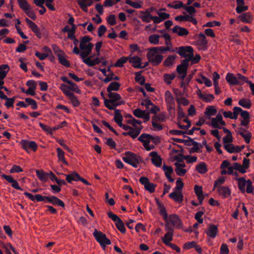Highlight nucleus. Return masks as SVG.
Instances as JSON below:
<instances>
[{
  "label": "nucleus",
  "mask_w": 254,
  "mask_h": 254,
  "mask_svg": "<svg viewBox=\"0 0 254 254\" xmlns=\"http://www.w3.org/2000/svg\"><path fill=\"white\" fill-rule=\"evenodd\" d=\"M91 38L88 36H84L81 37L80 41L79 48L81 52L79 54L82 62L90 66H93L100 63L98 58L92 60V56L88 57L92 52L93 45L90 43Z\"/></svg>",
  "instance_id": "f257e3e1"
},
{
  "label": "nucleus",
  "mask_w": 254,
  "mask_h": 254,
  "mask_svg": "<svg viewBox=\"0 0 254 254\" xmlns=\"http://www.w3.org/2000/svg\"><path fill=\"white\" fill-rule=\"evenodd\" d=\"M128 116L129 119L127 120L126 122L132 126V130L130 131L124 132L122 134L125 136L128 135L132 139H135L138 136L142 129V122L140 120L134 119L131 115H128Z\"/></svg>",
  "instance_id": "f03ea898"
},
{
  "label": "nucleus",
  "mask_w": 254,
  "mask_h": 254,
  "mask_svg": "<svg viewBox=\"0 0 254 254\" xmlns=\"http://www.w3.org/2000/svg\"><path fill=\"white\" fill-rule=\"evenodd\" d=\"M235 180L238 181V186L239 190L242 192L246 191L248 193H253L254 190V187L253 183L250 180H246L244 178H236Z\"/></svg>",
  "instance_id": "7ed1b4c3"
},
{
  "label": "nucleus",
  "mask_w": 254,
  "mask_h": 254,
  "mask_svg": "<svg viewBox=\"0 0 254 254\" xmlns=\"http://www.w3.org/2000/svg\"><path fill=\"white\" fill-rule=\"evenodd\" d=\"M123 160L134 168H137L141 162V159L139 156L130 151L126 152L125 156L123 157Z\"/></svg>",
  "instance_id": "20e7f679"
},
{
  "label": "nucleus",
  "mask_w": 254,
  "mask_h": 254,
  "mask_svg": "<svg viewBox=\"0 0 254 254\" xmlns=\"http://www.w3.org/2000/svg\"><path fill=\"white\" fill-rule=\"evenodd\" d=\"M148 61L154 65L159 64L163 60V57L154 48H150L147 54Z\"/></svg>",
  "instance_id": "39448f33"
},
{
  "label": "nucleus",
  "mask_w": 254,
  "mask_h": 254,
  "mask_svg": "<svg viewBox=\"0 0 254 254\" xmlns=\"http://www.w3.org/2000/svg\"><path fill=\"white\" fill-rule=\"evenodd\" d=\"M93 234L96 240L100 244L103 250H105L107 245L111 244V241L102 232L95 229Z\"/></svg>",
  "instance_id": "423d86ee"
},
{
  "label": "nucleus",
  "mask_w": 254,
  "mask_h": 254,
  "mask_svg": "<svg viewBox=\"0 0 254 254\" xmlns=\"http://www.w3.org/2000/svg\"><path fill=\"white\" fill-rule=\"evenodd\" d=\"M154 139V137L147 133H143L141 134L138 138V140L141 142L143 147L146 150L149 151L154 148L153 144H150L151 141Z\"/></svg>",
  "instance_id": "0eeeda50"
},
{
  "label": "nucleus",
  "mask_w": 254,
  "mask_h": 254,
  "mask_svg": "<svg viewBox=\"0 0 254 254\" xmlns=\"http://www.w3.org/2000/svg\"><path fill=\"white\" fill-rule=\"evenodd\" d=\"M68 84L69 85L62 84L60 86V89L67 97L73 94L71 91L75 92L77 93H80L81 91L76 84L71 82V83H68Z\"/></svg>",
  "instance_id": "6e6552de"
},
{
  "label": "nucleus",
  "mask_w": 254,
  "mask_h": 254,
  "mask_svg": "<svg viewBox=\"0 0 254 254\" xmlns=\"http://www.w3.org/2000/svg\"><path fill=\"white\" fill-rule=\"evenodd\" d=\"M206 124L213 128L219 129H221L222 127L226 125L225 122L223 120L222 116L220 114H217L215 118H211V122H207Z\"/></svg>",
  "instance_id": "1a4fd4ad"
},
{
  "label": "nucleus",
  "mask_w": 254,
  "mask_h": 254,
  "mask_svg": "<svg viewBox=\"0 0 254 254\" xmlns=\"http://www.w3.org/2000/svg\"><path fill=\"white\" fill-rule=\"evenodd\" d=\"M108 217L115 222V225L118 229L122 233L126 232V228L122 220L116 214L112 212H108L107 213Z\"/></svg>",
  "instance_id": "9d476101"
},
{
  "label": "nucleus",
  "mask_w": 254,
  "mask_h": 254,
  "mask_svg": "<svg viewBox=\"0 0 254 254\" xmlns=\"http://www.w3.org/2000/svg\"><path fill=\"white\" fill-rule=\"evenodd\" d=\"M188 66L189 64L188 60H183L181 64L177 66V71L179 74V78L182 80L184 79L187 76Z\"/></svg>",
  "instance_id": "9b49d317"
},
{
  "label": "nucleus",
  "mask_w": 254,
  "mask_h": 254,
  "mask_svg": "<svg viewBox=\"0 0 254 254\" xmlns=\"http://www.w3.org/2000/svg\"><path fill=\"white\" fill-rule=\"evenodd\" d=\"M165 229L167 232L165 234L164 237L162 238V241L166 245H167L169 244L170 242L173 240L174 230L170 226H169V223H165Z\"/></svg>",
  "instance_id": "f8f14e48"
},
{
  "label": "nucleus",
  "mask_w": 254,
  "mask_h": 254,
  "mask_svg": "<svg viewBox=\"0 0 254 254\" xmlns=\"http://www.w3.org/2000/svg\"><path fill=\"white\" fill-rule=\"evenodd\" d=\"M193 48L190 46L180 47L179 48L177 53L182 57L187 58V60L191 59L192 57Z\"/></svg>",
  "instance_id": "ddd939ff"
},
{
  "label": "nucleus",
  "mask_w": 254,
  "mask_h": 254,
  "mask_svg": "<svg viewBox=\"0 0 254 254\" xmlns=\"http://www.w3.org/2000/svg\"><path fill=\"white\" fill-rule=\"evenodd\" d=\"M169 226L172 224L177 229H181L183 227V223L182 220L177 214H171L168 217Z\"/></svg>",
  "instance_id": "4468645a"
},
{
  "label": "nucleus",
  "mask_w": 254,
  "mask_h": 254,
  "mask_svg": "<svg viewBox=\"0 0 254 254\" xmlns=\"http://www.w3.org/2000/svg\"><path fill=\"white\" fill-rule=\"evenodd\" d=\"M165 100L167 104L168 110L170 112L175 109V100L173 95L169 90L165 93Z\"/></svg>",
  "instance_id": "2eb2a0df"
},
{
  "label": "nucleus",
  "mask_w": 254,
  "mask_h": 254,
  "mask_svg": "<svg viewBox=\"0 0 254 254\" xmlns=\"http://www.w3.org/2000/svg\"><path fill=\"white\" fill-rule=\"evenodd\" d=\"M20 144L22 148L26 150L27 152H29L28 149H31L34 152H35L37 149L38 146L36 142L33 141H28L27 140H22L20 142Z\"/></svg>",
  "instance_id": "dca6fc26"
},
{
  "label": "nucleus",
  "mask_w": 254,
  "mask_h": 254,
  "mask_svg": "<svg viewBox=\"0 0 254 254\" xmlns=\"http://www.w3.org/2000/svg\"><path fill=\"white\" fill-rule=\"evenodd\" d=\"M207 41L205 36L202 33H200L198 35V38L196 41V45L198 49L201 50H205L206 49Z\"/></svg>",
  "instance_id": "f3484780"
},
{
  "label": "nucleus",
  "mask_w": 254,
  "mask_h": 254,
  "mask_svg": "<svg viewBox=\"0 0 254 254\" xmlns=\"http://www.w3.org/2000/svg\"><path fill=\"white\" fill-rule=\"evenodd\" d=\"M175 166V172L179 176H184L187 173V170L185 169L186 164L184 162H176L174 164Z\"/></svg>",
  "instance_id": "a211bd4d"
},
{
  "label": "nucleus",
  "mask_w": 254,
  "mask_h": 254,
  "mask_svg": "<svg viewBox=\"0 0 254 254\" xmlns=\"http://www.w3.org/2000/svg\"><path fill=\"white\" fill-rule=\"evenodd\" d=\"M151 157V160L152 164L157 167H161L162 165V158L158 155V153L155 151H152L149 154Z\"/></svg>",
  "instance_id": "6ab92c4d"
},
{
  "label": "nucleus",
  "mask_w": 254,
  "mask_h": 254,
  "mask_svg": "<svg viewBox=\"0 0 254 254\" xmlns=\"http://www.w3.org/2000/svg\"><path fill=\"white\" fill-rule=\"evenodd\" d=\"M25 21L32 31L39 38H40L41 37V33L38 26L28 18H25Z\"/></svg>",
  "instance_id": "aec40b11"
},
{
  "label": "nucleus",
  "mask_w": 254,
  "mask_h": 254,
  "mask_svg": "<svg viewBox=\"0 0 254 254\" xmlns=\"http://www.w3.org/2000/svg\"><path fill=\"white\" fill-rule=\"evenodd\" d=\"M169 196L170 198L179 203H182L183 201L184 196L182 191L173 190V191L169 194Z\"/></svg>",
  "instance_id": "412c9836"
},
{
  "label": "nucleus",
  "mask_w": 254,
  "mask_h": 254,
  "mask_svg": "<svg viewBox=\"0 0 254 254\" xmlns=\"http://www.w3.org/2000/svg\"><path fill=\"white\" fill-rule=\"evenodd\" d=\"M1 177L5 179L8 183H10L11 186L17 190H22V189L19 187L18 183L14 180L11 176L1 175Z\"/></svg>",
  "instance_id": "4be33fe9"
},
{
  "label": "nucleus",
  "mask_w": 254,
  "mask_h": 254,
  "mask_svg": "<svg viewBox=\"0 0 254 254\" xmlns=\"http://www.w3.org/2000/svg\"><path fill=\"white\" fill-rule=\"evenodd\" d=\"M218 233V229L217 226L211 224L209 225L208 229L206 231L207 236L211 238H215Z\"/></svg>",
  "instance_id": "5701e85b"
},
{
  "label": "nucleus",
  "mask_w": 254,
  "mask_h": 254,
  "mask_svg": "<svg viewBox=\"0 0 254 254\" xmlns=\"http://www.w3.org/2000/svg\"><path fill=\"white\" fill-rule=\"evenodd\" d=\"M172 32L177 34L178 36L182 37L187 36L189 34V32L187 29L179 26H175L172 29Z\"/></svg>",
  "instance_id": "b1692460"
},
{
  "label": "nucleus",
  "mask_w": 254,
  "mask_h": 254,
  "mask_svg": "<svg viewBox=\"0 0 254 254\" xmlns=\"http://www.w3.org/2000/svg\"><path fill=\"white\" fill-rule=\"evenodd\" d=\"M216 114L217 110L215 106H208L205 108L204 115L206 119H211V117L216 115Z\"/></svg>",
  "instance_id": "393cba45"
},
{
  "label": "nucleus",
  "mask_w": 254,
  "mask_h": 254,
  "mask_svg": "<svg viewBox=\"0 0 254 254\" xmlns=\"http://www.w3.org/2000/svg\"><path fill=\"white\" fill-rule=\"evenodd\" d=\"M128 61L135 68H141L145 66H141V59L137 56L128 57Z\"/></svg>",
  "instance_id": "a878e982"
},
{
  "label": "nucleus",
  "mask_w": 254,
  "mask_h": 254,
  "mask_svg": "<svg viewBox=\"0 0 254 254\" xmlns=\"http://www.w3.org/2000/svg\"><path fill=\"white\" fill-rule=\"evenodd\" d=\"M162 169L164 171L165 176L168 181L170 182H173L174 181V179H173L171 177V174L173 172V169L171 166H167L165 164H164L162 167Z\"/></svg>",
  "instance_id": "bb28decb"
},
{
  "label": "nucleus",
  "mask_w": 254,
  "mask_h": 254,
  "mask_svg": "<svg viewBox=\"0 0 254 254\" xmlns=\"http://www.w3.org/2000/svg\"><path fill=\"white\" fill-rule=\"evenodd\" d=\"M217 191L219 194L223 198H227L231 194L230 190L227 187H219L217 189Z\"/></svg>",
  "instance_id": "cd10ccee"
},
{
  "label": "nucleus",
  "mask_w": 254,
  "mask_h": 254,
  "mask_svg": "<svg viewBox=\"0 0 254 254\" xmlns=\"http://www.w3.org/2000/svg\"><path fill=\"white\" fill-rule=\"evenodd\" d=\"M104 105L109 110H115L118 106L123 104V103H117L109 99L104 98Z\"/></svg>",
  "instance_id": "c85d7f7f"
},
{
  "label": "nucleus",
  "mask_w": 254,
  "mask_h": 254,
  "mask_svg": "<svg viewBox=\"0 0 254 254\" xmlns=\"http://www.w3.org/2000/svg\"><path fill=\"white\" fill-rule=\"evenodd\" d=\"M77 2L81 8L85 12H87V7L92 5L93 0H77Z\"/></svg>",
  "instance_id": "c756f323"
},
{
  "label": "nucleus",
  "mask_w": 254,
  "mask_h": 254,
  "mask_svg": "<svg viewBox=\"0 0 254 254\" xmlns=\"http://www.w3.org/2000/svg\"><path fill=\"white\" fill-rule=\"evenodd\" d=\"M108 96L109 97V99L117 103H123L124 104L125 102L121 100L122 97L121 95L117 93V92H109L108 93Z\"/></svg>",
  "instance_id": "7c9ffc66"
},
{
  "label": "nucleus",
  "mask_w": 254,
  "mask_h": 254,
  "mask_svg": "<svg viewBox=\"0 0 254 254\" xmlns=\"http://www.w3.org/2000/svg\"><path fill=\"white\" fill-rule=\"evenodd\" d=\"M194 192L197 196L198 199L199 201V204H202V201L204 198L203 194V191L202 187L195 185L194 188Z\"/></svg>",
  "instance_id": "2f4dec72"
},
{
  "label": "nucleus",
  "mask_w": 254,
  "mask_h": 254,
  "mask_svg": "<svg viewBox=\"0 0 254 254\" xmlns=\"http://www.w3.org/2000/svg\"><path fill=\"white\" fill-rule=\"evenodd\" d=\"M238 76L229 72L226 75V80L230 85H237L238 83Z\"/></svg>",
  "instance_id": "473e14b6"
},
{
  "label": "nucleus",
  "mask_w": 254,
  "mask_h": 254,
  "mask_svg": "<svg viewBox=\"0 0 254 254\" xmlns=\"http://www.w3.org/2000/svg\"><path fill=\"white\" fill-rule=\"evenodd\" d=\"M10 68L7 64H2L0 65V80L4 81L7 73L9 71Z\"/></svg>",
  "instance_id": "72a5a7b5"
},
{
  "label": "nucleus",
  "mask_w": 254,
  "mask_h": 254,
  "mask_svg": "<svg viewBox=\"0 0 254 254\" xmlns=\"http://www.w3.org/2000/svg\"><path fill=\"white\" fill-rule=\"evenodd\" d=\"M241 116L243 119L241 121V125L243 126H247L250 122L249 112L247 111H243L241 114Z\"/></svg>",
  "instance_id": "f704fd0d"
},
{
  "label": "nucleus",
  "mask_w": 254,
  "mask_h": 254,
  "mask_svg": "<svg viewBox=\"0 0 254 254\" xmlns=\"http://www.w3.org/2000/svg\"><path fill=\"white\" fill-rule=\"evenodd\" d=\"M237 7L236 11L238 13H241L248 9V6L244 5V0H236Z\"/></svg>",
  "instance_id": "c9c22d12"
},
{
  "label": "nucleus",
  "mask_w": 254,
  "mask_h": 254,
  "mask_svg": "<svg viewBox=\"0 0 254 254\" xmlns=\"http://www.w3.org/2000/svg\"><path fill=\"white\" fill-rule=\"evenodd\" d=\"M241 21L244 23H250L253 20V17L250 12H246L239 16Z\"/></svg>",
  "instance_id": "e433bc0d"
},
{
  "label": "nucleus",
  "mask_w": 254,
  "mask_h": 254,
  "mask_svg": "<svg viewBox=\"0 0 254 254\" xmlns=\"http://www.w3.org/2000/svg\"><path fill=\"white\" fill-rule=\"evenodd\" d=\"M48 202L51 203L53 205L60 206L62 207H64V202L58 197L52 196H48Z\"/></svg>",
  "instance_id": "4c0bfd02"
},
{
  "label": "nucleus",
  "mask_w": 254,
  "mask_h": 254,
  "mask_svg": "<svg viewBox=\"0 0 254 254\" xmlns=\"http://www.w3.org/2000/svg\"><path fill=\"white\" fill-rule=\"evenodd\" d=\"M36 174L38 179L43 182H46L49 179V173L45 172L43 170H36Z\"/></svg>",
  "instance_id": "58836bf2"
},
{
  "label": "nucleus",
  "mask_w": 254,
  "mask_h": 254,
  "mask_svg": "<svg viewBox=\"0 0 254 254\" xmlns=\"http://www.w3.org/2000/svg\"><path fill=\"white\" fill-rule=\"evenodd\" d=\"M121 84L118 82H112L110 83L107 88L108 93L113 92V91H117L119 90Z\"/></svg>",
  "instance_id": "ea45409f"
},
{
  "label": "nucleus",
  "mask_w": 254,
  "mask_h": 254,
  "mask_svg": "<svg viewBox=\"0 0 254 254\" xmlns=\"http://www.w3.org/2000/svg\"><path fill=\"white\" fill-rule=\"evenodd\" d=\"M178 126L180 128L182 129H187L190 126V122L187 118L183 119L182 121H180L178 122Z\"/></svg>",
  "instance_id": "a19ab883"
},
{
  "label": "nucleus",
  "mask_w": 254,
  "mask_h": 254,
  "mask_svg": "<svg viewBox=\"0 0 254 254\" xmlns=\"http://www.w3.org/2000/svg\"><path fill=\"white\" fill-rule=\"evenodd\" d=\"M57 156L59 161L62 162L66 165H68L67 162L65 160L64 157V152L62 150V149L58 147L57 148Z\"/></svg>",
  "instance_id": "79ce46f5"
},
{
  "label": "nucleus",
  "mask_w": 254,
  "mask_h": 254,
  "mask_svg": "<svg viewBox=\"0 0 254 254\" xmlns=\"http://www.w3.org/2000/svg\"><path fill=\"white\" fill-rule=\"evenodd\" d=\"M66 181L71 183L72 181H79L80 176L78 174L73 172L70 174L65 175Z\"/></svg>",
  "instance_id": "37998d69"
},
{
  "label": "nucleus",
  "mask_w": 254,
  "mask_h": 254,
  "mask_svg": "<svg viewBox=\"0 0 254 254\" xmlns=\"http://www.w3.org/2000/svg\"><path fill=\"white\" fill-rule=\"evenodd\" d=\"M240 106L246 109H250L252 106V102L251 100L247 98H243L238 102Z\"/></svg>",
  "instance_id": "c03bdc74"
},
{
  "label": "nucleus",
  "mask_w": 254,
  "mask_h": 254,
  "mask_svg": "<svg viewBox=\"0 0 254 254\" xmlns=\"http://www.w3.org/2000/svg\"><path fill=\"white\" fill-rule=\"evenodd\" d=\"M114 120L119 126L123 124V118L120 110H116L115 111Z\"/></svg>",
  "instance_id": "a18cd8bd"
},
{
  "label": "nucleus",
  "mask_w": 254,
  "mask_h": 254,
  "mask_svg": "<svg viewBox=\"0 0 254 254\" xmlns=\"http://www.w3.org/2000/svg\"><path fill=\"white\" fill-rule=\"evenodd\" d=\"M198 96L199 98L206 102H210L214 99L213 95L211 94H201L200 92Z\"/></svg>",
  "instance_id": "49530a36"
},
{
  "label": "nucleus",
  "mask_w": 254,
  "mask_h": 254,
  "mask_svg": "<svg viewBox=\"0 0 254 254\" xmlns=\"http://www.w3.org/2000/svg\"><path fill=\"white\" fill-rule=\"evenodd\" d=\"M166 119V114L164 112L160 113L158 115L153 116L152 118V120L155 121L156 122L162 123L165 121Z\"/></svg>",
  "instance_id": "de8ad7c7"
},
{
  "label": "nucleus",
  "mask_w": 254,
  "mask_h": 254,
  "mask_svg": "<svg viewBox=\"0 0 254 254\" xmlns=\"http://www.w3.org/2000/svg\"><path fill=\"white\" fill-rule=\"evenodd\" d=\"M196 171L200 174H205L207 171V166L204 162H201L196 166Z\"/></svg>",
  "instance_id": "09e8293b"
},
{
  "label": "nucleus",
  "mask_w": 254,
  "mask_h": 254,
  "mask_svg": "<svg viewBox=\"0 0 254 254\" xmlns=\"http://www.w3.org/2000/svg\"><path fill=\"white\" fill-rule=\"evenodd\" d=\"M58 57L59 62L61 64L66 67L70 66V63L68 61L65 59V54L64 53Z\"/></svg>",
  "instance_id": "8fccbe9b"
},
{
  "label": "nucleus",
  "mask_w": 254,
  "mask_h": 254,
  "mask_svg": "<svg viewBox=\"0 0 254 254\" xmlns=\"http://www.w3.org/2000/svg\"><path fill=\"white\" fill-rule=\"evenodd\" d=\"M237 75L238 76V83L237 85H242L245 83H249L250 81L247 77L240 73L237 74Z\"/></svg>",
  "instance_id": "3c124183"
},
{
  "label": "nucleus",
  "mask_w": 254,
  "mask_h": 254,
  "mask_svg": "<svg viewBox=\"0 0 254 254\" xmlns=\"http://www.w3.org/2000/svg\"><path fill=\"white\" fill-rule=\"evenodd\" d=\"M158 209L159 210L160 214L163 216V219L166 221V223H169L168 218V216L165 207L159 204Z\"/></svg>",
  "instance_id": "603ef678"
},
{
  "label": "nucleus",
  "mask_w": 254,
  "mask_h": 254,
  "mask_svg": "<svg viewBox=\"0 0 254 254\" xmlns=\"http://www.w3.org/2000/svg\"><path fill=\"white\" fill-rule=\"evenodd\" d=\"M19 6L23 11H26L30 8V4L27 0H17Z\"/></svg>",
  "instance_id": "864d4df0"
},
{
  "label": "nucleus",
  "mask_w": 254,
  "mask_h": 254,
  "mask_svg": "<svg viewBox=\"0 0 254 254\" xmlns=\"http://www.w3.org/2000/svg\"><path fill=\"white\" fill-rule=\"evenodd\" d=\"M224 148L229 153H237L236 146L231 143L224 144Z\"/></svg>",
  "instance_id": "5fc2aeb1"
},
{
  "label": "nucleus",
  "mask_w": 254,
  "mask_h": 254,
  "mask_svg": "<svg viewBox=\"0 0 254 254\" xmlns=\"http://www.w3.org/2000/svg\"><path fill=\"white\" fill-rule=\"evenodd\" d=\"M128 61V57H122L118 59L114 64L115 67H122Z\"/></svg>",
  "instance_id": "6e6d98bb"
},
{
  "label": "nucleus",
  "mask_w": 254,
  "mask_h": 254,
  "mask_svg": "<svg viewBox=\"0 0 254 254\" xmlns=\"http://www.w3.org/2000/svg\"><path fill=\"white\" fill-rule=\"evenodd\" d=\"M176 58V55H171L168 56L164 62V65L166 66H172L174 63Z\"/></svg>",
  "instance_id": "4d7b16f0"
},
{
  "label": "nucleus",
  "mask_w": 254,
  "mask_h": 254,
  "mask_svg": "<svg viewBox=\"0 0 254 254\" xmlns=\"http://www.w3.org/2000/svg\"><path fill=\"white\" fill-rule=\"evenodd\" d=\"M160 36L157 34H152L149 36V42L154 45H157L159 42V38Z\"/></svg>",
  "instance_id": "13d9d810"
},
{
  "label": "nucleus",
  "mask_w": 254,
  "mask_h": 254,
  "mask_svg": "<svg viewBox=\"0 0 254 254\" xmlns=\"http://www.w3.org/2000/svg\"><path fill=\"white\" fill-rule=\"evenodd\" d=\"M175 76L176 75L174 73L165 74L163 76L164 82L167 85H169L171 83L172 80L175 78Z\"/></svg>",
  "instance_id": "bf43d9fd"
},
{
  "label": "nucleus",
  "mask_w": 254,
  "mask_h": 254,
  "mask_svg": "<svg viewBox=\"0 0 254 254\" xmlns=\"http://www.w3.org/2000/svg\"><path fill=\"white\" fill-rule=\"evenodd\" d=\"M154 50L157 51L160 54L161 53H164L167 51L169 52H174V50L172 47H153Z\"/></svg>",
  "instance_id": "052dcab7"
},
{
  "label": "nucleus",
  "mask_w": 254,
  "mask_h": 254,
  "mask_svg": "<svg viewBox=\"0 0 254 254\" xmlns=\"http://www.w3.org/2000/svg\"><path fill=\"white\" fill-rule=\"evenodd\" d=\"M25 101L27 103L26 104L28 105V106L30 105L32 109L35 110L37 109L38 105L37 102L34 99L30 98H26Z\"/></svg>",
  "instance_id": "680f3d73"
},
{
  "label": "nucleus",
  "mask_w": 254,
  "mask_h": 254,
  "mask_svg": "<svg viewBox=\"0 0 254 254\" xmlns=\"http://www.w3.org/2000/svg\"><path fill=\"white\" fill-rule=\"evenodd\" d=\"M168 7L173 8L174 9H179L181 8H183L185 6L184 3L182 1H175L174 3H169L167 4Z\"/></svg>",
  "instance_id": "e2e57ef3"
},
{
  "label": "nucleus",
  "mask_w": 254,
  "mask_h": 254,
  "mask_svg": "<svg viewBox=\"0 0 254 254\" xmlns=\"http://www.w3.org/2000/svg\"><path fill=\"white\" fill-rule=\"evenodd\" d=\"M67 97L68 99L70 100V103L72 104L73 106L76 107H78L80 105V102L77 99V98L74 94L71 95Z\"/></svg>",
  "instance_id": "0e129e2a"
},
{
  "label": "nucleus",
  "mask_w": 254,
  "mask_h": 254,
  "mask_svg": "<svg viewBox=\"0 0 254 254\" xmlns=\"http://www.w3.org/2000/svg\"><path fill=\"white\" fill-rule=\"evenodd\" d=\"M241 135L244 138L247 143L250 142L252 135L249 130L246 131L245 133H242Z\"/></svg>",
  "instance_id": "69168bd1"
},
{
  "label": "nucleus",
  "mask_w": 254,
  "mask_h": 254,
  "mask_svg": "<svg viewBox=\"0 0 254 254\" xmlns=\"http://www.w3.org/2000/svg\"><path fill=\"white\" fill-rule=\"evenodd\" d=\"M106 20L107 23L111 26H113L116 24V16L114 14L109 15L106 18Z\"/></svg>",
  "instance_id": "338daca9"
},
{
  "label": "nucleus",
  "mask_w": 254,
  "mask_h": 254,
  "mask_svg": "<svg viewBox=\"0 0 254 254\" xmlns=\"http://www.w3.org/2000/svg\"><path fill=\"white\" fill-rule=\"evenodd\" d=\"M152 125L154 130L155 131H159L163 129V126L160 122L152 120Z\"/></svg>",
  "instance_id": "774afa93"
}]
</instances>
